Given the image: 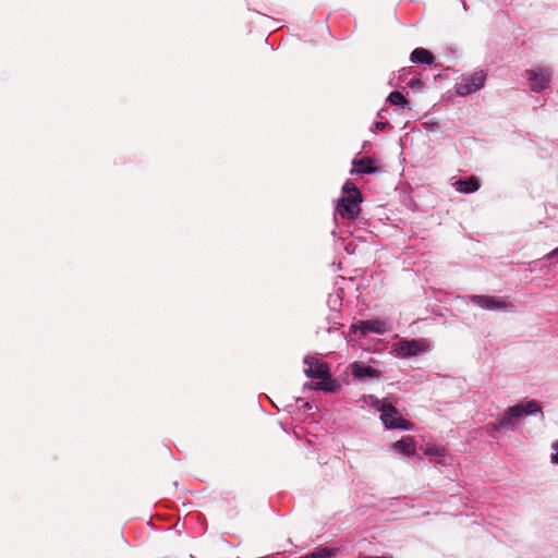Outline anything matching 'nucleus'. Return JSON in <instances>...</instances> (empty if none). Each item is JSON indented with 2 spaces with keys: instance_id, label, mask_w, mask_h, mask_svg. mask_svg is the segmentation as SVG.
<instances>
[{
  "instance_id": "6ab92c4d",
  "label": "nucleus",
  "mask_w": 558,
  "mask_h": 558,
  "mask_svg": "<svg viewBox=\"0 0 558 558\" xmlns=\"http://www.w3.org/2000/svg\"><path fill=\"white\" fill-rule=\"evenodd\" d=\"M381 403H385V402L379 399H376V401L373 403V405L378 410V408L381 405Z\"/></svg>"
},
{
  "instance_id": "1a4fd4ad",
  "label": "nucleus",
  "mask_w": 558,
  "mask_h": 558,
  "mask_svg": "<svg viewBox=\"0 0 558 558\" xmlns=\"http://www.w3.org/2000/svg\"><path fill=\"white\" fill-rule=\"evenodd\" d=\"M352 328L354 331L360 330L363 336L371 332L383 335L390 329L388 323L381 319L360 320L357 324L353 325Z\"/></svg>"
},
{
  "instance_id": "423d86ee",
  "label": "nucleus",
  "mask_w": 558,
  "mask_h": 558,
  "mask_svg": "<svg viewBox=\"0 0 558 558\" xmlns=\"http://www.w3.org/2000/svg\"><path fill=\"white\" fill-rule=\"evenodd\" d=\"M428 349L424 339L401 340L396 344V351L400 356H416Z\"/></svg>"
},
{
  "instance_id": "4468645a",
  "label": "nucleus",
  "mask_w": 558,
  "mask_h": 558,
  "mask_svg": "<svg viewBox=\"0 0 558 558\" xmlns=\"http://www.w3.org/2000/svg\"><path fill=\"white\" fill-rule=\"evenodd\" d=\"M393 448L403 454L412 456L415 453V441L413 437L408 436L396 441Z\"/></svg>"
},
{
  "instance_id": "aec40b11",
  "label": "nucleus",
  "mask_w": 558,
  "mask_h": 558,
  "mask_svg": "<svg viewBox=\"0 0 558 558\" xmlns=\"http://www.w3.org/2000/svg\"><path fill=\"white\" fill-rule=\"evenodd\" d=\"M360 558H391V557H386V556H381V557L362 556Z\"/></svg>"
},
{
  "instance_id": "ddd939ff",
  "label": "nucleus",
  "mask_w": 558,
  "mask_h": 558,
  "mask_svg": "<svg viewBox=\"0 0 558 558\" xmlns=\"http://www.w3.org/2000/svg\"><path fill=\"white\" fill-rule=\"evenodd\" d=\"M434 56L433 53L424 48H415L411 53V61L414 63H425V64H433L434 63Z\"/></svg>"
},
{
  "instance_id": "9d476101",
  "label": "nucleus",
  "mask_w": 558,
  "mask_h": 558,
  "mask_svg": "<svg viewBox=\"0 0 558 558\" xmlns=\"http://www.w3.org/2000/svg\"><path fill=\"white\" fill-rule=\"evenodd\" d=\"M353 169L351 173H376L379 168L376 166V160L372 157H363L361 159H354L352 162Z\"/></svg>"
},
{
  "instance_id": "7ed1b4c3",
  "label": "nucleus",
  "mask_w": 558,
  "mask_h": 558,
  "mask_svg": "<svg viewBox=\"0 0 558 558\" xmlns=\"http://www.w3.org/2000/svg\"><path fill=\"white\" fill-rule=\"evenodd\" d=\"M541 404L536 400L527 401L523 404H515L510 407L505 415L495 425V428H510L513 426V421L523 415L541 412Z\"/></svg>"
},
{
  "instance_id": "412c9836",
  "label": "nucleus",
  "mask_w": 558,
  "mask_h": 558,
  "mask_svg": "<svg viewBox=\"0 0 558 558\" xmlns=\"http://www.w3.org/2000/svg\"><path fill=\"white\" fill-rule=\"evenodd\" d=\"M557 254H558V247L555 251H553L550 255L553 256V255H557Z\"/></svg>"
},
{
  "instance_id": "9b49d317",
  "label": "nucleus",
  "mask_w": 558,
  "mask_h": 558,
  "mask_svg": "<svg viewBox=\"0 0 558 558\" xmlns=\"http://www.w3.org/2000/svg\"><path fill=\"white\" fill-rule=\"evenodd\" d=\"M352 374L356 378L372 377L378 378L379 372L371 366L354 362L352 365Z\"/></svg>"
},
{
  "instance_id": "dca6fc26",
  "label": "nucleus",
  "mask_w": 558,
  "mask_h": 558,
  "mask_svg": "<svg viewBox=\"0 0 558 558\" xmlns=\"http://www.w3.org/2000/svg\"><path fill=\"white\" fill-rule=\"evenodd\" d=\"M336 555V549H331L328 547L319 548L316 551H313L306 555V558H331Z\"/></svg>"
},
{
  "instance_id": "4be33fe9",
  "label": "nucleus",
  "mask_w": 558,
  "mask_h": 558,
  "mask_svg": "<svg viewBox=\"0 0 558 558\" xmlns=\"http://www.w3.org/2000/svg\"><path fill=\"white\" fill-rule=\"evenodd\" d=\"M411 85H417V82H415L414 80L411 81Z\"/></svg>"
},
{
  "instance_id": "5701e85b",
  "label": "nucleus",
  "mask_w": 558,
  "mask_h": 558,
  "mask_svg": "<svg viewBox=\"0 0 558 558\" xmlns=\"http://www.w3.org/2000/svg\"><path fill=\"white\" fill-rule=\"evenodd\" d=\"M411 85H417V82H415L414 80L411 81Z\"/></svg>"
},
{
  "instance_id": "a211bd4d",
  "label": "nucleus",
  "mask_w": 558,
  "mask_h": 558,
  "mask_svg": "<svg viewBox=\"0 0 558 558\" xmlns=\"http://www.w3.org/2000/svg\"><path fill=\"white\" fill-rule=\"evenodd\" d=\"M388 126H389V124L387 122H376L375 123V128L378 130H385Z\"/></svg>"
},
{
  "instance_id": "20e7f679",
  "label": "nucleus",
  "mask_w": 558,
  "mask_h": 558,
  "mask_svg": "<svg viewBox=\"0 0 558 558\" xmlns=\"http://www.w3.org/2000/svg\"><path fill=\"white\" fill-rule=\"evenodd\" d=\"M378 411L381 413L380 418L386 428L403 430H411L413 428V424L400 416L397 409L391 403H381Z\"/></svg>"
},
{
  "instance_id": "6e6552de",
  "label": "nucleus",
  "mask_w": 558,
  "mask_h": 558,
  "mask_svg": "<svg viewBox=\"0 0 558 558\" xmlns=\"http://www.w3.org/2000/svg\"><path fill=\"white\" fill-rule=\"evenodd\" d=\"M470 301L482 307L489 311H498L512 306V303L506 300H500L496 296L490 295H471Z\"/></svg>"
},
{
  "instance_id": "f3484780",
  "label": "nucleus",
  "mask_w": 558,
  "mask_h": 558,
  "mask_svg": "<svg viewBox=\"0 0 558 558\" xmlns=\"http://www.w3.org/2000/svg\"><path fill=\"white\" fill-rule=\"evenodd\" d=\"M551 448L556 451L551 454V462L558 464V440L551 445Z\"/></svg>"
},
{
  "instance_id": "f257e3e1",
  "label": "nucleus",
  "mask_w": 558,
  "mask_h": 558,
  "mask_svg": "<svg viewBox=\"0 0 558 558\" xmlns=\"http://www.w3.org/2000/svg\"><path fill=\"white\" fill-rule=\"evenodd\" d=\"M304 363L307 365V368L304 369L305 375L311 378L320 379V381L312 384L311 388L326 392H336L340 389V383L331 378L326 363L315 357H306Z\"/></svg>"
},
{
  "instance_id": "2eb2a0df",
  "label": "nucleus",
  "mask_w": 558,
  "mask_h": 558,
  "mask_svg": "<svg viewBox=\"0 0 558 558\" xmlns=\"http://www.w3.org/2000/svg\"><path fill=\"white\" fill-rule=\"evenodd\" d=\"M387 100L391 105L400 106L403 109H405V108L410 109L409 100L404 97V95L402 93H400L398 90L390 93Z\"/></svg>"
},
{
  "instance_id": "39448f33",
  "label": "nucleus",
  "mask_w": 558,
  "mask_h": 558,
  "mask_svg": "<svg viewBox=\"0 0 558 558\" xmlns=\"http://www.w3.org/2000/svg\"><path fill=\"white\" fill-rule=\"evenodd\" d=\"M486 74L483 71L475 72L461 80L456 86V92L460 96H466L480 90L485 83Z\"/></svg>"
},
{
  "instance_id": "0eeeda50",
  "label": "nucleus",
  "mask_w": 558,
  "mask_h": 558,
  "mask_svg": "<svg viewBox=\"0 0 558 558\" xmlns=\"http://www.w3.org/2000/svg\"><path fill=\"white\" fill-rule=\"evenodd\" d=\"M525 74L533 92H541L548 87L551 77V73L548 69L538 68L536 70H527Z\"/></svg>"
},
{
  "instance_id": "f03ea898",
  "label": "nucleus",
  "mask_w": 558,
  "mask_h": 558,
  "mask_svg": "<svg viewBox=\"0 0 558 558\" xmlns=\"http://www.w3.org/2000/svg\"><path fill=\"white\" fill-rule=\"evenodd\" d=\"M342 197L338 201L337 213L344 219H354L360 213L362 194L356 185L347 181L342 186Z\"/></svg>"
},
{
  "instance_id": "f8f14e48",
  "label": "nucleus",
  "mask_w": 558,
  "mask_h": 558,
  "mask_svg": "<svg viewBox=\"0 0 558 558\" xmlns=\"http://www.w3.org/2000/svg\"><path fill=\"white\" fill-rule=\"evenodd\" d=\"M456 190L460 193H473L480 189V181L476 177H470L465 180L454 182Z\"/></svg>"
},
{
  "instance_id": "b1692460",
  "label": "nucleus",
  "mask_w": 558,
  "mask_h": 558,
  "mask_svg": "<svg viewBox=\"0 0 558 558\" xmlns=\"http://www.w3.org/2000/svg\"><path fill=\"white\" fill-rule=\"evenodd\" d=\"M299 558H306V556H303V557H299Z\"/></svg>"
}]
</instances>
